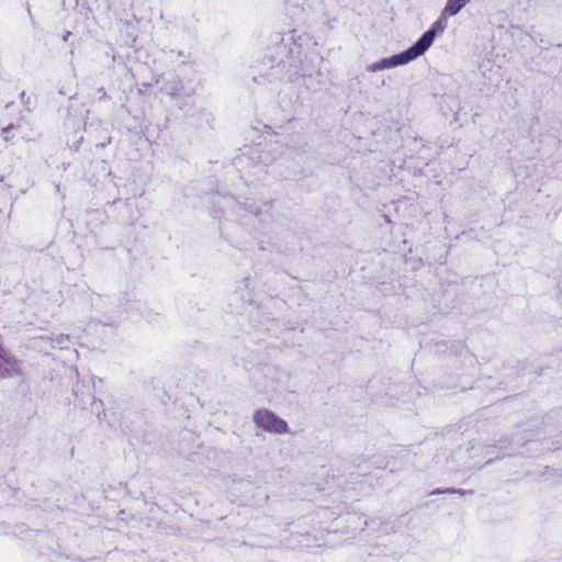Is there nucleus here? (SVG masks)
<instances>
[{"label": "nucleus", "mask_w": 562, "mask_h": 562, "mask_svg": "<svg viewBox=\"0 0 562 562\" xmlns=\"http://www.w3.org/2000/svg\"><path fill=\"white\" fill-rule=\"evenodd\" d=\"M252 419L256 426L265 431L280 435L289 431L286 422L269 409H257Z\"/></svg>", "instance_id": "1"}, {"label": "nucleus", "mask_w": 562, "mask_h": 562, "mask_svg": "<svg viewBox=\"0 0 562 562\" xmlns=\"http://www.w3.org/2000/svg\"><path fill=\"white\" fill-rule=\"evenodd\" d=\"M417 57H419V55L417 54L415 48L413 46H411L408 49H406V50H404V52H402L400 54H396V55H393V56H390V57H385V58H382L379 61L370 64L367 67V70L369 72H378V71H381V70H384V69H389V68H394V67H397V66L406 65L409 61L416 59Z\"/></svg>", "instance_id": "2"}, {"label": "nucleus", "mask_w": 562, "mask_h": 562, "mask_svg": "<svg viewBox=\"0 0 562 562\" xmlns=\"http://www.w3.org/2000/svg\"><path fill=\"white\" fill-rule=\"evenodd\" d=\"M456 14H445L443 10L440 13L439 19L434 22L431 29L423 34V36L413 45L419 56L432 45L437 34H441L447 29V19L454 16Z\"/></svg>", "instance_id": "3"}, {"label": "nucleus", "mask_w": 562, "mask_h": 562, "mask_svg": "<svg viewBox=\"0 0 562 562\" xmlns=\"http://www.w3.org/2000/svg\"><path fill=\"white\" fill-rule=\"evenodd\" d=\"M29 348L47 355L50 350L55 349V345L50 336H40L29 341Z\"/></svg>", "instance_id": "4"}, {"label": "nucleus", "mask_w": 562, "mask_h": 562, "mask_svg": "<svg viewBox=\"0 0 562 562\" xmlns=\"http://www.w3.org/2000/svg\"><path fill=\"white\" fill-rule=\"evenodd\" d=\"M469 2L470 0H447L443 13L458 14Z\"/></svg>", "instance_id": "5"}, {"label": "nucleus", "mask_w": 562, "mask_h": 562, "mask_svg": "<svg viewBox=\"0 0 562 562\" xmlns=\"http://www.w3.org/2000/svg\"><path fill=\"white\" fill-rule=\"evenodd\" d=\"M445 493H451V494H459V495H472V490H462V488H446V490H435L431 492V494H445Z\"/></svg>", "instance_id": "6"}, {"label": "nucleus", "mask_w": 562, "mask_h": 562, "mask_svg": "<svg viewBox=\"0 0 562 562\" xmlns=\"http://www.w3.org/2000/svg\"><path fill=\"white\" fill-rule=\"evenodd\" d=\"M50 337H52V340L54 341L55 348H59V349L65 348L69 341V337L64 334H59V335H55V336H50Z\"/></svg>", "instance_id": "7"}, {"label": "nucleus", "mask_w": 562, "mask_h": 562, "mask_svg": "<svg viewBox=\"0 0 562 562\" xmlns=\"http://www.w3.org/2000/svg\"><path fill=\"white\" fill-rule=\"evenodd\" d=\"M10 128H12V126H9L8 128H3V132H7Z\"/></svg>", "instance_id": "8"}]
</instances>
